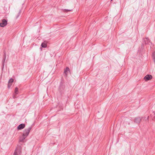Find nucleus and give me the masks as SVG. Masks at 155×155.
<instances>
[{
	"label": "nucleus",
	"mask_w": 155,
	"mask_h": 155,
	"mask_svg": "<svg viewBox=\"0 0 155 155\" xmlns=\"http://www.w3.org/2000/svg\"><path fill=\"white\" fill-rule=\"evenodd\" d=\"M153 58L154 64H155V52H154L153 54Z\"/></svg>",
	"instance_id": "nucleus-14"
},
{
	"label": "nucleus",
	"mask_w": 155,
	"mask_h": 155,
	"mask_svg": "<svg viewBox=\"0 0 155 155\" xmlns=\"http://www.w3.org/2000/svg\"><path fill=\"white\" fill-rule=\"evenodd\" d=\"M154 115H155V116L154 117V119L155 120V114H154Z\"/></svg>",
	"instance_id": "nucleus-19"
},
{
	"label": "nucleus",
	"mask_w": 155,
	"mask_h": 155,
	"mask_svg": "<svg viewBox=\"0 0 155 155\" xmlns=\"http://www.w3.org/2000/svg\"><path fill=\"white\" fill-rule=\"evenodd\" d=\"M25 125L24 124H20L17 127V129L18 130H21L25 128Z\"/></svg>",
	"instance_id": "nucleus-9"
},
{
	"label": "nucleus",
	"mask_w": 155,
	"mask_h": 155,
	"mask_svg": "<svg viewBox=\"0 0 155 155\" xmlns=\"http://www.w3.org/2000/svg\"><path fill=\"white\" fill-rule=\"evenodd\" d=\"M152 78V75L150 74H147L146 75L144 78V79L146 81H149Z\"/></svg>",
	"instance_id": "nucleus-7"
},
{
	"label": "nucleus",
	"mask_w": 155,
	"mask_h": 155,
	"mask_svg": "<svg viewBox=\"0 0 155 155\" xmlns=\"http://www.w3.org/2000/svg\"><path fill=\"white\" fill-rule=\"evenodd\" d=\"M31 129V127H30L28 129H25L23 131V135L25 136V137H27L29 134Z\"/></svg>",
	"instance_id": "nucleus-1"
},
{
	"label": "nucleus",
	"mask_w": 155,
	"mask_h": 155,
	"mask_svg": "<svg viewBox=\"0 0 155 155\" xmlns=\"http://www.w3.org/2000/svg\"><path fill=\"white\" fill-rule=\"evenodd\" d=\"M128 124H130V123H129Z\"/></svg>",
	"instance_id": "nucleus-20"
},
{
	"label": "nucleus",
	"mask_w": 155,
	"mask_h": 155,
	"mask_svg": "<svg viewBox=\"0 0 155 155\" xmlns=\"http://www.w3.org/2000/svg\"><path fill=\"white\" fill-rule=\"evenodd\" d=\"M14 81V80L12 78L10 79L8 81V88H9L12 85V83Z\"/></svg>",
	"instance_id": "nucleus-8"
},
{
	"label": "nucleus",
	"mask_w": 155,
	"mask_h": 155,
	"mask_svg": "<svg viewBox=\"0 0 155 155\" xmlns=\"http://www.w3.org/2000/svg\"><path fill=\"white\" fill-rule=\"evenodd\" d=\"M7 24V21L5 19H3L2 20V22L0 23V26L4 27Z\"/></svg>",
	"instance_id": "nucleus-2"
},
{
	"label": "nucleus",
	"mask_w": 155,
	"mask_h": 155,
	"mask_svg": "<svg viewBox=\"0 0 155 155\" xmlns=\"http://www.w3.org/2000/svg\"><path fill=\"white\" fill-rule=\"evenodd\" d=\"M26 137L22 134V136L20 137L19 141L21 142H23Z\"/></svg>",
	"instance_id": "nucleus-11"
},
{
	"label": "nucleus",
	"mask_w": 155,
	"mask_h": 155,
	"mask_svg": "<svg viewBox=\"0 0 155 155\" xmlns=\"http://www.w3.org/2000/svg\"><path fill=\"white\" fill-rule=\"evenodd\" d=\"M144 41L145 44H148L150 42V40L148 38H146Z\"/></svg>",
	"instance_id": "nucleus-13"
},
{
	"label": "nucleus",
	"mask_w": 155,
	"mask_h": 155,
	"mask_svg": "<svg viewBox=\"0 0 155 155\" xmlns=\"http://www.w3.org/2000/svg\"><path fill=\"white\" fill-rule=\"evenodd\" d=\"M4 56H3L4 58L2 60V68H4V63H5V60L6 58V52L5 51H4Z\"/></svg>",
	"instance_id": "nucleus-6"
},
{
	"label": "nucleus",
	"mask_w": 155,
	"mask_h": 155,
	"mask_svg": "<svg viewBox=\"0 0 155 155\" xmlns=\"http://www.w3.org/2000/svg\"><path fill=\"white\" fill-rule=\"evenodd\" d=\"M72 10V9H64V12H67L68 11H71Z\"/></svg>",
	"instance_id": "nucleus-17"
},
{
	"label": "nucleus",
	"mask_w": 155,
	"mask_h": 155,
	"mask_svg": "<svg viewBox=\"0 0 155 155\" xmlns=\"http://www.w3.org/2000/svg\"><path fill=\"white\" fill-rule=\"evenodd\" d=\"M65 87V86L63 85L62 84H61L59 87V91L60 92L62 93L64 91Z\"/></svg>",
	"instance_id": "nucleus-5"
},
{
	"label": "nucleus",
	"mask_w": 155,
	"mask_h": 155,
	"mask_svg": "<svg viewBox=\"0 0 155 155\" xmlns=\"http://www.w3.org/2000/svg\"><path fill=\"white\" fill-rule=\"evenodd\" d=\"M15 93L16 94H18V88L17 87H15Z\"/></svg>",
	"instance_id": "nucleus-15"
},
{
	"label": "nucleus",
	"mask_w": 155,
	"mask_h": 155,
	"mask_svg": "<svg viewBox=\"0 0 155 155\" xmlns=\"http://www.w3.org/2000/svg\"><path fill=\"white\" fill-rule=\"evenodd\" d=\"M69 71V68L68 67H67L64 70V73L66 76H67L68 75V72Z\"/></svg>",
	"instance_id": "nucleus-12"
},
{
	"label": "nucleus",
	"mask_w": 155,
	"mask_h": 155,
	"mask_svg": "<svg viewBox=\"0 0 155 155\" xmlns=\"http://www.w3.org/2000/svg\"><path fill=\"white\" fill-rule=\"evenodd\" d=\"M111 0V1H113V0Z\"/></svg>",
	"instance_id": "nucleus-21"
},
{
	"label": "nucleus",
	"mask_w": 155,
	"mask_h": 155,
	"mask_svg": "<svg viewBox=\"0 0 155 155\" xmlns=\"http://www.w3.org/2000/svg\"><path fill=\"white\" fill-rule=\"evenodd\" d=\"M143 118V117H137L135 118L134 121L135 123L137 124H139L141 121V120Z\"/></svg>",
	"instance_id": "nucleus-3"
},
{
	"label": "nucleus",
	"mask_w": 155,
	"mask_h": 155,
	"mask_svg": "<svg viewBox=\"0 0 155 155\" xmlns=\"http://www.w3.org/2000/svg\"><path fill=\"white\" fill-rule=\"evenodd\" d=\"M21 153V151L20 148H16L14 153L13 155H20Z\"/></svg>",
	"instance_id": "nucleus-4"
},
{
	"label": "nucleus",
	"mask_w": 155,
	"mask_h": 155,
	"mask_svg": "<svg viewBox=\"0 0 155 155\" xmlns=\"http://www.w3.org/2000/svg\"><path fill=\"white\" fill-rule=\"evenodd\" d=\"M21 12V11L20 10L19 12L18 13V14L16 16V19L18 18L19 17V16H20V15Z\"/></svg>",
	"instance_id": "nucleus-16"
},
{
	"label": "nucleus",
	"mask_w": 155,
	"mask_h": 155,
	"mask_svg": "<svg viewBox=\"0 0 155 155\" xmlns=\"http://www.w3.org/2000/svg\"><path fill=\"white\" fill-rule=\"evenodd\" d=\"M148 117H149L148 116L147 118V120L148 121Z\"/></svg>",
	"instance_id": "nucleus-18"
},
{
	"label": "nucleus",
	"mask_w": 155,
	"mask_h": 155,
	"mask_svg": "<svg viewBox=\"0 0 155 155\" xmlns=\"http://www.w3.org/2000/svg\"><path fill=\"white\" fill-rule=\"evenodd\" d=\"M41 46L43 48H45L47 47V42L46 41H44L41 44Z\"/></svg>",
	"instance_id": "nucleus-10"
}]
</instances>
